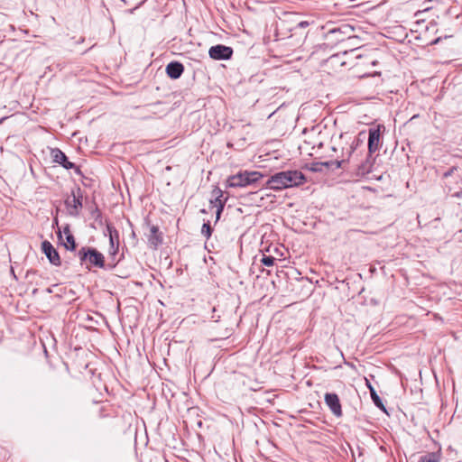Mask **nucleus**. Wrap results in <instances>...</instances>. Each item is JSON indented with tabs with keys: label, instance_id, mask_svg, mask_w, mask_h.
I'll return each mask as SVG.
<instances>
[{
	"label": "nucleus",
	"instance_id": "1",
	"mask_svg": "<svg viewBox=\"0 0 462 462\" xmlns=\"http://www.w3.org/2000/svg\"><path fill=\"white\" fill-rule=\"evenodd\" d=\"M306 182L304 174L297 170L282 171L272 175L266 181V187L281 190L288 188L298 187Z\"/></svg>",
	"mask_w": 462,
	"mask_h": 462
},
{
	"label": "nucleus",
	"instance_id": "2",
	"mask_svg": "<svg viewBox=\"0 0 462 462\" xmlns=\"http://www.w3.org/2000/svg\"><path fill=\"white\" fill-rule=\"evenodd\" d=\"M365 138L364 133H359L356 137L351 138L350 141L346 142V147L341 148L340 159L337 158L333 161L335 169H346V164H353L355 162L354 153L357 150L358 146L363 143Z\"/></svg>",
	"mask_w": 462,
	"mask_h": 462
},
{
	"label": "nucleus",
	"instance_id": "3",
	"mask_svg": "<svg viewBox=\"0 0 462 462\" xmlns=\"http://www.w3.org/2000/svg\"><path fill=\"white\" fill-rule=\"evenodd\" d=\"M263 175L259 171H239L228 177L226 185L230 188H244L260 180Z\"/></svg>",
	"mask_w": 462,
	"mask_h": 462
},
{
	"label": "nucleus",
	"instance_id": "4",
	"mask_svg": "<svg viewBox=\"0 0 462 462\" xmlns=\"http://www.w3.org/2000/svg\"><path fill=\"white\" fill-rule=\"evenodd\" d=\"M353 28L348 24H342L328 28L324 33L325 40L329 45H336L351 37Z\"/></svg>",
	"mask_w": 462,
	"mask_h": 462
},
{
	"label": "nucleus",
	"instance_id": "5",
	"mask_svg": "<svg viewBox=\"0 0 462 462\" xmlns=\"http://www.w3.org/2000/svg\"><path fill=\"white\" fill-rule=\"evenodd\" d=\"M65 205L70 216L76 217L79 215V210L82 208V193L80 188H77L76 190H72L71 198H68L65 200Z\"/></svg>",
	"mask_w": 462,
	"mask_h": 462
},
{
	"label": "nucleus",
	"instance_id": "6",
	"mask_svg": "<svg viewBox=\"0 0 462 462\" xmlns=\"http://www.w3.org/2000/svg\"><path fill=\"white\" fill-rule=\"evenodd\" d=\"M51 156L52 158L53 162L59 163L63 168L67 170L74 169L76 173L80 174L81 171L78 166L75 165V163L70 162L66 154L59 148H52L51 150Z\"/></svg>",
	"mask_w": 462,
	"mask_h": 462
},
{
	"label": "nucleus",
	"instance_id": "7",
	"mask_svg": "<svg viewBox=\"0 0 462 462\" xmlns=\"http://www.w3.org/2000/svg\"><path fill=\"white\" fill-rule=\"evenodd\" d=\"M233 49L229 46L217 44L210 47L208 55L211 59L216 60H227L232 58Z\"/></svg>",
	"mask_w": 462,
	"mask_h": 462
},
{
	"label": "nucleus",
	"instance_id": "8",
	"mask_svg": "<svg viewBox=\"0 0 462 462\" xmlns=\"http://www.w3.org/2000/svg\"><path fill=\"white\" fill-rule=\"evenodd\" d=\"M373 165L374 159L372 154L367 152L364 160H362L360 162H354L352 167L355 168L356 176L364 177L371 172Z\"/></svg>",
	"mask_w": 462,
	"mask_h": 462
},
{
	"label": "nucleus",
	"instance_id": "9",
	"mask_svg": "<svg viewBox=\"0 0 462 462\" xmlns=\"http://www.w3.org/2000/svg\"><path fill=\"white\" fill-rule=\"evenodd\" d=\"M93 267L104 269L106 268V263L104 254L96 248L91 247L86 268L91 270Z\"/></svg>",
	"mask_w": 462,
	"mask_h": 462
},
{
	"label": "nucleus",
	"instance_id": "10",
	"mask_svg": "<svg viewBox=\"0 0 462 462\" xmlns=\"http://www.w3.org/2000/svg\"><path fill=\"white\" fill-rule=\"evenodd\" d=\"M324 401L327 406L329 408L330 411L337 418L341 417L342 407L339 401V398L337 393H327L324 396Z\"/></svg>",
	"mask_w": 462,
	"mask_h": 462
},
{
	"label": "nucleus",
	"instance_id": "11",
	"mask_svg": "<svg viewBox=\"0 0 462 462\" xmlns=\"http://www.w3.org/2000/svg\"><path fill=\"white\" fill-rule=\"evenodd\" d=\"M381 146V125L369 129L368 153L373 154Z\"/></svg>",
	"mask_w": 462,
	"mask_h": 462
},
{
	"label": "nucleus",
	"instance_id": "12",
	"mask_svg": "<svg viewBox=\"0 0 462 462\" xmlns=\"http://www.w3.org/2000/svg\"><path fill=\"white\" fill-rule=\"evenodd\" d=\"M212 197L213 198L210 199V204L213 207L217 208L216 218L217 221L220 218V216L224 210L226 199H223V191L218 187H216L212 190Z\"/></svg>",
	"mask_w": 462,
	"mask_h": 462
},
{
	"label": "nucleus",
	"instance_id": "13",
	"mask_svg": "<svg viewBox=\"0 0 462 462\" xmlns=\"http://www.w3.org/2000/svg\"><path fill=\"white\" fill-rule=\"evenodd\" d=\"M42 250L51 264L60 266L61 261L60 254L51 242L47 240L43 241L42 243Z\"/></svg>",
	"mask_w": 462,
	"mask_h": 462
},
{
	"label": "nucleus",
	"instance_id": "14",
	"mask_svg": "<svg viewBox=\"0 0 462 462\" xmlns=\"http://www.w3.org/2000/svg\"><path fill=\"white\" fill-rule=\"evenodd\" d=\"M119 245H120L119 235L116 236V237L113 236H110L108 254H109L110 258H112V260H113V263L107 264L108 269L115 268L116 265L117 264V263L121 260V258H119L118 260H116V255L118 254V250H119Z\"/></svg>",
	"mask_w": 462,
	"mask_h": 462
},
{
	"label": "nucleus",
	"instance_id": "15",
	"mask_svg": "<svg viewBox=\"0 0 462 462\" xmlns=\"http://www.w3.org/2000/svg\"><path fill=\"white\" fill-rule=\"evenodd\" d=\"M183 71V65L178 61H171L166 66V73L172 79H179L182 75Z\"/></svg>",
	"mask_w": 462,
	"mask_h": 462
},
{
	"label": "nucleus",
	"instance_id": "16",
	"mask_svg": "<svg viewBox=\"0 0 462 462\" xmlns=\"http://www.w3.org/2000/svg\"><path fill=\"white\" fill-rule=\"evenodd\" d=\"M148 242L150 245L156 249L160 245L162 244V235L159 231L157 226H152L150 227V235L148 236Z\"/></svg>",
	"mask_w": 462,
	"mask_h": 462
},
{
	"label": "nucleus",
	"instance_id": "17",
	"mask_svg": "<svg viewBox=\"0 0 462 462\" xmlns=\"http://www.w3.org/2000/svg\"><path fill=\"white\" fill-rule=\"evenodd\" d=\"M63 233L66 235V244H64L67 250L75 251L76 250V241L74 236L71 234L69 226L67 225L63 227Z\"/></svg>",
	"mask_w": 462,
	"mask_h": 462
},
{
	"label": "nucleus",
	"instance_id": "18",
	"mask_svg": "<svg viewBox=\"0 0 462 462\" xmlns=\"http://www.w3.org/2000/svg\"><path fill=\"white\" fill-rule=\"evenodd\" d=\"M324 168L335 169L333 161L312 162L310 167V170L313 172H319V171H322Z\"/></svg>",
	"mask_w": 462,
	"mask_h": 462
},
{
	"label": "nucleus",
	"instance_id": "19",
	"mask_svg": "<svg viewBox=\"0 0 462 462\" xmlns=\"http://www.w3.org/2000/svg\"><path fill=\"white\" fill-rule=\"evenodd\" d=\"M90 246H83L77 252V256L79 260V263L82 266H87L88 263V258L90 252Z\"/></svg>",
	"mask_w": 462,
	"mask_h": 462
},
{
	"label": "nucleus",
	"instance_id": "20",
	"mask_svg": "<svg viewBox=\"0 0 462 462\" xmlns=\"http://www.w3.org/2000/svg\"><path fill=\"white\" fill-rule=\"evenodd\" d=\"M370 395L374 405L380 410L386 411V409L374 387H370Z\"/></svg>",
	"mask_w": 462,
	"mask_h": 462
},
{
	"label": "nucleus",
	"instance_id": "21",
	"mask_svg": "<svg viewBox=\"0 0 462 462\" xmlns=\"http://www.w3.org/2000/svg\"><path fill=\"white\" fill-rule=\"evenodd\" d=\"M419 462H439V455L435 452L427 453L420 457Z\"/></svg>",
	"mask_w": 462,
	"mask_h": 462
},
{
	"label": "nucleus",
	"instance_id": "22",
	"mask_svg": "<svg viewBox=\"0 0 462 462\" xmlns=\"http://www.w3.org/2000/svg\"><path fill=\"white\" fill-rule=\"evenodd\" d=\"M212 234V228L210 226L209 221L203 224L201 227V235L205 236L207 239H208L211 236Z\"/></svg>",
	"mask_w": 462,
	"mask_h": 462
},
{
	"label": "nucleus",
	"instance_id": "23",
	"mask_svg": "<svg viewBox=\"0 0 462 462\" xmlns=\"http://www.w3.org/2000/svg\"><path fill=\"white\" fill-rule=\"evenodd\" d=\"M274 257L271 255H263L261 262L265 266H273L274 264Z\"/></svg>",
	"mask_w": 462,
	"mask_h": 462
},
{
	"label": "nucleus",
	"instance_id": "24",
	"mask_svg": "<svg viewBox=\"0 0 462 462\" xmlns=\"http://www.w3.org/2000/svg\"><path fill=\"white\" fill-rule=\"evenodd\" d=\"M106 233L109 237H110V236H113L116 237V236L119 235V232L117 231V229L111 224L106 225Z\"/></svg>",
	"mask_w": 462,
	"mask_h": 462
},
{
	"label": "nucleus",
	"instance_id": "25",
	"mask_svg": "<svg viewBox=\"0 0 462 462\" xmlns=\"http://www.w3.org/2000/svg\"><path fill=\"white\" fill-rule=\"evenodd\" d=\"M310 25L308 21H300L295 23V25L290 28V31H295L297 29L306 28Z\"/></svg>",
	"mask_w": 462,
	"mask_h": 462
},
{
	"label": "nucleus",
	"instance_id": "26",
	"mask_svg": "<svg viewBox=\"0 0 462 462\" xmlns=\"http://www.w3.org/2000/svg\"><path fill=\"white\" fill-rule=\"evenodd\" d=\"M457 167H456V166L451 167L448 171H447L446 172H444V174H443V178H444V179H448V177H450V176L454 173V171H457Z\"/></svg>",
	"mask_w": 462,
	"mask_h": 462
},
{
	"label": "nucleus",
	"instance_id": "27",
	"mask_svg": "<svg viewBox=\"0 0 462 462\" xmlns=\"http://www.w3.org/2000/svg\"><path fill=\"white\" fill-rule=\"evenodd\" d=\"M441 40H442V37H438V38L434 39L430 44L435 45V44L439 43Z\"/></svg>",
	"mask_w": 462,
	"mask_h": 462
},
{
	"label": "nucleus",
	"instance_id": "28",
	"mask_svg": "<svg viewBox=\"0 0 462 462\" xmlns=\"http://www.w3.org/2000/svg\"><path fill=\"white\" fill-rule=\"evenodd\" d=\"M453 197L456 198H461L462 197V189H460L458 191H456L454 194H452Z\"/></svg>",
	"mask_w": 462,
	"mask_h": 462
},
{
	"label": "nucleus",
	"instance_id": "29",
	"mask_svg": "<svg viewBox=\"0 0 462 462\" xmlns=\"http://www.w3.org/2000/svg\"><path fill=\"white\" fill-rule=\"evenodd\" d=\"M161 102H157V103H153V104H151V105H148V106H155L157 105H160Z\"/></svg>",
	"mask_w": 462,
	"mask_h": 462
},
{
	"label": "nucleus",
	"instance_id": "30",
	"mask_svg": "<svg viewBox=\"0 0 462 462\" xmlns=\"http://www.w3.org/2000/svg\"><path fill=\"white\" fill-rule=\"evenodd\" d=\"M366 385H367L369 390H370V387H373L372 384L368 381H366Z\"/></svg>",
	"mask_w": 462,
	"mask_h": 462
},
{
	"label": "nucleus",
	"instance_id": "31",
	"mask_svg": "<svg viewBox=\"0 0 462 462\" xmlns=\"http://www.w3.org/2000/svg\"><path fill=\"white\" fill-rule=\"evenodd\" d=\"M132 237H134V238L135 237V233L134 230L132 231Z\"/></svg>",
	"mask_w": 462,
	"mask_h": 462
}]
</instances>
